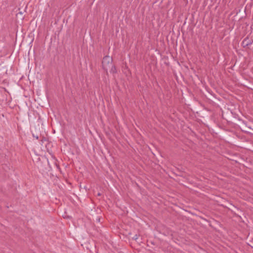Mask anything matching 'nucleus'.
Here are the masks:
<instances>
[{"label":"nucleus","mask_w":253,"mask_h":253,"mask_svg":"<svg viewBox=\"0 0 253 253\" xmlns=\"http://www.w3.org/2000/svg\"><path fill=\"white\" fill-rule=\"evenodd\" d=\"M134 238L136 240L137 239V237L136 236H135V237H134Z\"/></svg>","instance_id":"2"},{"label":"nucleus","mask_w":253,"mask_h":253,"mask_svg":"<svg viewBox=\"0 0 253 253\" xmlns=\"http://www.w3.org/2000/svg\"><path fill=\"white\" fill-rule=\"evenodd\" d=\"M102 66L104 69L108 72L114 73L116 72V69L112 63V59L110 56L104 57L102 61Z\"/></svg>","instance_id":"1"}]
</instances>
